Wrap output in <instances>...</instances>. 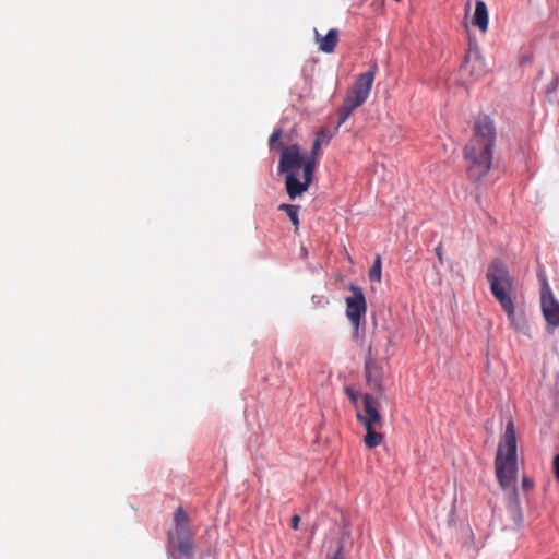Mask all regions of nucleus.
Returning <instances> with one entry per match:
<instances>
[{
  "instance_id": "obj_7",
  "label": "nucleus",
  "mask_w": 559,
  "mask_h": 559,
  "mask_svg": "<svg viewBox=\"0 0 559 559\" xmlns=\"http://www.w3.org/2000/svg\"><path fill=\"white\" fill-rule=\"evenodd\" d=\"M353 296L345 299L346 317L354 326L355 333L358 332L360 319L365 316L367 306L362 290L356 285L349 287Z\"/></svg>"
},
{
  "instance_id": "obj_15",
  "label": "nucleus",
  "mask_w": 559,
  "mask_h": 559,
  "mask_svg": "<svg viewBox=\"0 0 559 559\" xmlns=\"http://www.w3.org/2000/svg\"><path fill=\"white\" fill-rule=\"evenodd\" d=\"M507 314L511 325L519 332L530 335V326L526 319L522 314H516L514 311V305L511 308L503 309Z\"/></svg>"
},
{
  "instance_id": "obj_9",
  "label": "nucleus",
  "mask_w": 559,
  "mask_h": 559,
  "mask_svg": "<svg viewBox=\"0 0 559 559\" xmlns=\"http://www.w3.org/2000/svg\"><path fill=\"white\" fill-rule=\"evenodd\" d=\"M364 414L358 413L357 419L362 426H382L383 420L379 412V402L370 394L362 396Z\"/></svg>"
},
{
  "instance_id": "obj_5",
  "label": "nucleus",
  "mask_w": 559,
  "mask_h": 559,
  "mask_svg": "<svg viewBox=\"0 0 559 559\" xmlns=\"http://www.w3.org/2000/svg\"><path fill=\"white\" fill-rule=\"evenodd\" d=\"M487 278L490 283L491 293L501 307L510 309L514 305L511 297L513 284L507 267L498 262L492 263L489 266Z\"/></svg>"
},
{
  "instance_id": "obj_8",
  "label": "nucleus",
  "mask_w": 559,
  "mask_h": 559,
  "mask_svg": "<svg viewBox=\"0 0 559 559\" xmlns=\"http://www.w3.org/2000/svg\"><path fill=\"white\" fill-rule=\"evenodd\" d=\"M309 163L300 146L297 144H282V173L300 169Z\"/></svg>"
},
{
  "instance_id": "obj_21",
  "label": "nucleus",
  "mask_w": 559,
  "mask_h": 559,
  "mask_svg": "<svg viewBox=\"0 0 559 559\" xmlns=\"http://www.w3.org/2000/svg\"><path fill=\"white\" fill-rule=\"evenodd\" d=\"M278 141H280V129H275L272 132L270 140H269L270 150L272 152H280Z\"/></svg>"
},
{
  "instance_id": "obj_26",
  "label": "nucleus",
  "mask_w": 559,
  "mask_h": 559,
  "mask_svg": "<svg viewBox=\"0 0 559 559\" xmlns=\"http://www.w3.org/2000/svg\"><path fill=\"white\" fill-rule=\"evenodd\" d=\"M378 170H380L383 174L384 173V167L381 166V165H374L373 166V173H377Z\"/></svg>"
},
{
  "instance_id": "obj_4",
  "label": "nucleus",
  "mask_w": 559,
  "mask_h": 559,
  "mask_svg": "<svg viewBox=\"0 0 559 559\" xmlns=\"http://www.w3.org/2000/svg\"><path fill=\"white\" fill-rule=\"evenodd\" d=\"M317 166L313 159H309L302 168L283 173L285 175V190L289 200L301 198L314 181Z\"/></svg>"
},
{
  "instance_id": "obj_19",
  "label": "nucleus",
  "mask_w": 559,
  "mask_h": 559,
  "mask_svg": "<svg viewBox=\"0 0 559 559\" xmlns=\"http://www.w3.org/2000/svg\"><path fill=\"white\" fill-rule=\"evenodd\" d=\"M381 258L377 255L374 259V263L369 271L370 280L376 281L378 283L381 282Z\"/></svg>"
},
{
  "instance_id": "obj_17",
  "label": "nucleus",
  "mask_w": 559,
  "mask_h": 559,
  "mask_svg": "<svg viewBox=\"0 0 559 559\" xmlns=\"http://www.w3.org/2000/svg\"><path fill=\"white\" fill-rule=\"evenodd\" d=\"M366 429V436L364 438V442L368 448H376L383 441V435L377 432L376 429L381 426H364Z\"/></svg>"
},
{
  "instance_id": "obj_18",
  "label": "nucleus",
  "mask_w": 559,
  "mask_h": 559,
  "mask_svg": "<svg viewBox=\"0 0 559 559\" xmlns=\"http://www.w3.org/2000/svg\"><path fill=\"white\" fill-rule=\"evenodd\" d=\"M299 210L298 205L282 204V211H285L296 231L299 228Z\"/></svg>"
},
{
  "instance_id": "obj_13",
  "label": "nucleus",
  "mask_w": 559,
  "mask_h": 559,
  "mask_svg": "<svg viewBox=\"0 0 559 559\" xmlns=\"http://www.w3.org/2000/svg\"><path fill=\"white\" fill-rule=\"evenodd\" d=\"M314 40L320 51L331 53L338 43L337 31L332 28L325 35H322L318 29H314Z\"/></svg>"
},
{
  "instance_id": "obj_12",
  "label": "nucleus",
  "mask_w": 559,
  "mask_h": 559,
  "mask_svg": "<svg viewBox=\"0 0 559 559\" xmlns=\"http://www.w3.org/2000/svg\"><path fill=\"white\" fill-rule=\"evenodd\" d=\"M366 378L369 386L377 390L380 395L383 391V379H384V370L383 367L377 364L371 358H368L366 361Z\"/></svg>"
},
{
  "instance_id": "obj_25",
  "label": "nucleus",
  "mask_w": 559,
  "mask_h": 559,
  "mask_svg": "<svg viewBox=\"0 0 559 559\" xmlns=\"http://www.w3.org/2000/svg\"><path fill=\"white\" fill-rule=\"evenodd\" d=\"M299 523H300V516L299 515H294L293 519H292V527L294 530H297L298 526H299Z\"/></svg>"
},
{
  "instance_id": "obj_11",
  "label": "nucleus",
  "mask_w": 559,
  "mask_h": 559,
  "mask_svg": "<svg viewBox=\"0 0 559 559\" xmlns=\"http://www.w3.org/2000/svg\"><path fill=\"white\" fill-rule=\"evenodd\" d=\"M464 70L472 76H480L486 72L485 59L476 44L469 46L465 57Z\"/></svg>"
},
{
  "instance_id": "obj_24",
  "label": "nucleus",
  "mask_w": 559,
  "mask_h": 559,
  "mask_svg": "<svg viewBox=\"0 0 559 559\" xmlns=\"http://www.w3.org/2000/svg\"><path fill=\"white\" fill-rule=\"evenodd\" d=\"M554 468H555V475H556V478L559 480V454H557L555 456V460H554Z\"/></svg>"
},
{
  "instance_id": "obj_22",
  "label": "nucleus",
  "mask_w": 559,
  "mask_h": 559,
  "mask_svg": "<svg viewBox=\"0 0 559 559\" xmlns=\"http://www.w3.org/2000/svg\"><path fill=\"white\" fill-rule=\"evenodd\" d=\"M346 394L352 400V402L356 405L357 401H358V393L356 391H354L353 389L347 388L346 389Z\"/></svg>"
},
{
  "instance_id": "obj_3",
  "label": "nucleus",
  "mask_w": 559,
  "mask_h": 559,
  "mask_svg": "<svg viewBox=\"0 0 559 559\" xmlns=\"http://www.w3.org/2000/svg\"><path fill=\"white\" fill-rule=\"evenodd\" d=\"M193 550V533L189 528V518L187 512L179 507L174 513L173 525L168 531V557L171 559H191Z\"/></svg>"
},
{
  "instance_id": "obj_14",
  "label": "nucleus",
  "mask_w": 559,
  "mask_h": 559,
  "mask_svg": "<svg viewBox=\"0 0 559 559\" xmlns=\"http://www.w3.org/2000/svg\"><path fill=\"white\" fill-rule=\"evenodd\" d=\"M472 23L479 28L481 33L488 31L489 14L486 3L483 0H477L475 4V12Z\"/></svg>"
},
{
  "instance_id": "obj_20",
  "label": "nucleus",
  "mask_w": 559,
  "mask_h": 559,
  "mask_svg": "<svg viewBox=\"0 0 559 559\" xmlns=\"http://www.w3.org/2000/svg\"><path fill=\"white\" fill-rule=\"evenodd\" d=\"M356 108L350 106L349 104H347L346 102L343 103V106L341 107L340 109V121H338V126H341L342 123H344L348 117L352 115V112L355 110Z\"/></svg>"
},
{
  "instance_id": "obj_2",
  "label": "nucleus",
  "mask_w": 559,
  "mask_h": 559,
  "mask_svg": "<svg viewBox=\"0 0 559 559\" xmlns=\"http://www.w3.org/2000/svg\"><path fill=\"white\" fill-rule=\"evenodd\" d=\"M493 144V123L489 118L484 117L476 122L475 133L464 151L467 170L472 179L480 180L489 173Z\"/></svg>"
},
{
  "instance_id": "obj_1",
  "label": "nucleus",
  "mask_w": 559,
  "mask_h": 559,
  "mask_svg": "<svg viewBox=\"0 0 559 559\" xmlns=\"http://www.w3.org/2000/svg\"><path fill=\"white\" fill-rule=\"evenodd\" d=\"M520 468L518 436L514 423L510 419L499 438L495 457V473L501 489L511 495V511L516 525H520L523 521L520 503L516 498Z\"/></svg>"
},
{
  "instance_id": "obj_6",
  "label": "nucleus",
  "mask_w": 559,
  "mask_h": 559,
  "mask_svg": "<svg viewBox=\"0 0 559 559\" xmlns=\"http://www.w3.org/2000/svg\"><path fill=\"white\" fill-rule=\"evenodd\" d=\"M376 78V67L360 74L346 94L344 102L358 108L368 98Z\"/></svg>"
},
{
  "instance_id": "obj_16",
  "label": "nucleus",
  "mask_w": 559,
  "mask_h": 559,
  "mask_svg": "<svg viewBox=\"0 0 559 559\" xmlns=\"http://www.w3.org/2000/svg\"><path fill=\"white\" fill-rule=\"evenodd\" d=\"M331 138H332V133L326 129H322L317 133L316 139L313 141L312 148H311V154L309 156V159L314 160L316 166H317V159H318V155L320 153L321 147L323 145H328Z\"/></svg>"
},
{
  "instance_id": "obj_27",
  "label": "nucleus",
  "mask_w": 559,
  "mask_h": 559,
  "mask_svg": "<svg viewBox=\"0 0 559 559\" xmlns=\"http://www.w3.org/2000/svg\"><path fill=\"white\" fill-rule=\"evenodd\" d=\"M373 347H374V344H373V343H370V344H369V347H368V354H369V356H371V355H372Z\"/></svg>"
},
{
  "instance_id": "obj_23",
  "label": "nucleus",
  "mask_w": 559,
  "mask_h": 559,
  "mask_svg": "<svg viewBox=\"0 0 559 559\" xmlns=\"http://www.w3.org/2000/svg\"><path fill=\"white\" fill-rule=\"evenodd\" d=\"M533 487V480L526 476L522 477V488L530 490Z\"/></svg>"
},
{
  "instance_id": "obj_10",
  "label": "nucleus",
  "mask_w": 559,
  "mask_h": 559,
  "mask_svg": "<svg viewBox=\"0 0 559 559\" xmlns=\"http://www.w3.org/2000/svg\"><path fill=\"white\" fill-rule=\"evenodd\" d=\"M542 310L545 319L551 325H559V302L555 299L548 285H544L540 295Z\"/></svg>"
}]
</instances>
